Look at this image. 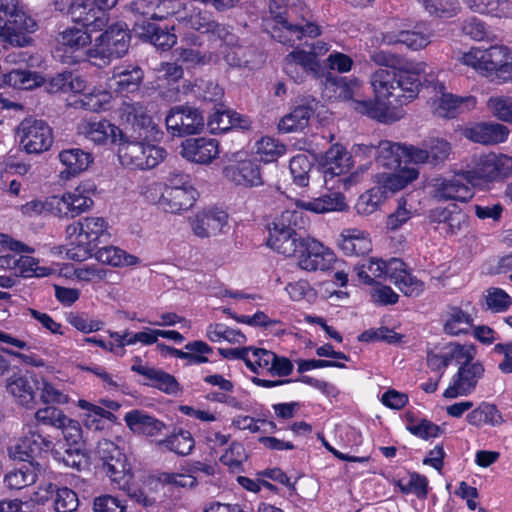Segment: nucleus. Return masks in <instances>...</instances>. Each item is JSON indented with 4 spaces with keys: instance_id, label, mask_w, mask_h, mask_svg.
<instances>
[{
    "instance_id": "09e8293b",
    "label": "nucleus",
    "mask_w": 512,
    "mask_h": 512,
    "mask_svg": "<svg viewBox=\"0 0 512 512\" xmlns=\"http://www.w3.org/2000/svg\"><path fill=\"white\" fill-rule=\"evenodd\" d=\"M318 66L317 59L311 51L294 50L284 59V71L287 75H292V69H300L301 74L316 72Z\"/></svg>"
},
{
    "instance_id": "8fccbe9b",
    "label": "nucleus",
    "mask_w": 512,
    "mask_h": 512,
    "mask_svg": "<svg viewBox=\"0 0 512 512\" xmlns=\"http://www.w3.org/2000/svg\"><path fill=\"white\" fill-rule=\"evenodd\" d=\"M474 12L494 17H509L512 14V3L508 0H464Z\"/></svg>"
},
{
    "instance_id": "0e129e2a",
    "label": "nucleus",
    "mask_w": 512,
    "mask_h": 512,
    "mask_svg": "<svg viewBox=\"0 0 512 512\" xmlns=\"http://www.w3.org/2000/svg\"><path fill=\"white\" fill-rule=\"evenodd\" d=\"M184 348L186 351L183 359L187 360L188 365H199L209 362L206 355L213 352V348L201 340L189 342Z\"/></svg>"
},
{
    "instance_id": "49530a36",
    "label": "nucleus",
    "mask_w": 512,
    "mask_h": 512,
    "mask_svg": "<svg viewBox=\"0 0 512 512\" xmlns=\"http://www.w3.org/2000/svg\"><path fill=\"white\" fill-rule=\"evenodd\" d=\"M95 256L99 262L114 267L135 266L140 263V259L137 256L129 254L115 246L99 248L96 251Z\"/></svg>"
},
{
    "instance_id": "a211bd4d",
    "label": "nucleus",
    "mask_w": 512,
    "mask_h": 512,
    "mask_svg": "<svg viewBox=\"0 0 512 512\" xmlns=\"http://www.w3.org/2000/svg\"><path fill=\"white\" fill-rule=\"evenodd\" d=\"M484 372V365L480 361L472 360L464 363L459 366L457 373L453 376L452 384L444 391L443 396L456 398L471 394Z\"/></svg>"
},
{
    "instance_id": "aec40b11",
    "label": "nucleus",
    "mask_w": 512,
    "mask_h": 512,
    "mask_svg": "<svg viewBox=\"0 0 512 512\" xmlns=\"http://www.w3.org/2000/svg\"><path fill=\"white\" fill-rule=\"evenodd\" d=\"M429 219L437 224L436 229L446 237L457 235L468 227V215L456 205L431 210Z\"/></svg>"
},
{
    "instance_id": "13d9d810",
    "label": "nucleus",
    "mask_w": 512,
    "mask_h": 512,
    "mask_svg": "<svg viewBox=\"0 0 512 512\" xmlns=\"http://www.w3.org/2000/svg\"><path fill=\"white\" fill-rule=\"evenodd\" d=\"M58 43L68 47L72 51L86 47L92 42L91 35L79 28H68L57 37Z\"/></svg>"
},
{
    "instance_id": "39448f33",
    "label": "nucleus",
    "mask_w": 512,
    "mask_h": 512,
    "mask_svg": "<svg viewBox=\"0 0 512 512\" xmlns=\"http://www.w3.org/2000/svg\"><path fill=\"white\" fill-rule=\"evenodd\" d=\"M67 238L80 246L81 255L73 253L71 250L68 255L71 259L84 260L92 254L96 248L97 242L102 238H109L108 223L105 218L98 216H89L79 219L66 227Z\"/></svg>"
},
{
    "instance_id": "7ed1b4c3",
    "label": "nucleus",
    "mask_w": 512,
    "mask_h": 512,
    "mask_svg": "<svg viewBox=\"0 0 512 512\" xmlns=\"http://www.w3.org/2000/svg\"><path fill=\"white\" fill-rule=\"evenodd\" d=\"M461 62L486 76L494 74L503 82L512 81V50L504 45L471 48L463 53Z\"/></svg>"
},
{
    "instance_id": "20e7f679",
    "label": "nucleus",
    "mask_w": 512,
    "mask_h": 512,
    "mask_svg": "<svg viewBox=\"0 0 512 512\" xmlns=\"http://www.w3.org/2000/svg\"><path fill=\"white\" fill-rule=\"evenodd\" d=\"M306 222L301 211L283 212L269 228L267 245L280 254L292 257L305 236Z\"/></svg>"
},
{
    "instance_id": "c9c22d12",
    "label": "nucleus",
    "mask_w": 512,
    "mask_h": 512,
    "mask_svg": "<svg viewBox=\"0 0 512 512\" xmlns=\"http://www.w3.org/2000/svg\"><path fill=\"white\" fill-rule=\"evenodd\" d=\"M338 245L348 256L365 255L372 248L371 240L365 232L355 228L343 230Z\"/></svg>"
},
{
    "instance_id": "6e6552de",
    "label": "nucleus",
    "mask_w": 512,
    "mask_h": 512,
    "mask_svg": "<svg viewBox=\"0 0 512 512\" xmlns=\"http://www.w3.org/2000/svg\"><path fill=\"white\" fill-rule=\"evenodd\" d=\"M166 151L162 147L142 141L119 143L118 157L123 166L130 169H152L164 160Z\"/></svg>"
},
{
    "instance_id": "603ef678",
    "label": "nucleus",
    "mask_w": 512,
    "mask_h": 512,
    "mask_svg": "<svg viewBox=\"0 0 512 512\" xmlns=\"http://www.w3.org/2000/svg\"><path fill=\"white\" fill-rule=\"evenodd\" d=\"M78 100L80 107L91 112H100L109 109L112 100V94L106 89L96 88L88 92H80Z\"/></svg>"
},
{
    "instance_id": "864d4df0",
    "label": "nucleus",
    "mask_w": 512,
    "mask_h": 512,
    "mask_svg": "<svg viewBox=\"0 0 512 512\" xmlns=\"http://www.w3.org/2000/svg\"><path fill=\"white\" fill-rule=\"evenodd\" d=\"M448 365L455 362L464 365L468 361L474 360L476 356V347L473 344H460L450 342L442 348Z\"/></svg>"
},
{
    "instance_id": "4d7b16f0",
    "label": "nucleus",
    "mask_w": 512,
    "mask_h": 512,
    "mask_svg": "<svg viewBox=\"0 0 512 512\" xmlns=\"http://www.w3.org/2000/svg\"><path fill=\"white\" fill-rule=\"evenodd\" d=\"M18 275L23 278H31V277H46L53 273V269L49 267L39 266L38 259L28 256L21 255L17 259V267Z\"/></svg>"
},
{
    "instance_id": "393cba45",
    "label": "nucleus",
    "mask_w": 512,
    "mask_h": 512,
    "mask_svg": "<svg viewBox=\"0 0 512 512\" xmlns=\"http://www.w3.org/2000/svg\"><path fill=\"white\" fill-rule=\"evenodd\" d=\"M144 72L140 66L127 64L115 67L112 76L108 78L109 89L119 94L133 93L139 90Z\"/></svg>"
},
{
    "instance_id": "5701e85b",
    "label": "nucleus",
    "mask_w": 512,
    "mask_h": 512,
    "mask_svg": "<svg viewBox=\"0 0 512 512\" xmlns=\"http://www.w3.org/2000/svg\"><path fill=\"white\" fill-rule=\"evenodd\" d=\"M321 166L325 186L328 187L336 176L346 173L351 167V156L340 144L332 145L321 157Z\"/></svg>"
},
{
    "instance_id": "4be33fe9",
    "label": "nucleus",
    "mask_w": 512,
    "mask_h": 512,
    "mask_svg": "<svg viewBox=\"0 0 512 512\" xmlns=\"http://www.w3.org/2000/svg\"><path fill=\"white\" fill-rule=\"evenodd\" d=\"M35 499L41 503L52 499L56 512H74L79 505L78 496L73 490L67 487H58L51 482L39 487L35 493Z\"/></svg>"
},
{
    "instance_id": "2eb2a0df",
    "label": "nucleus",
    "mask_w": 512,
    "mask_h": 512,
    "mask_svg": "<svg viewBox=\"0 0 512 512\" xmlns=\"http://www.w3.org/2000/svg\"><path fill=\"white\" fill-rule=\"evenodd\" d=\"M425 88L431 89L435 93L436 99L432 103L433 114L440 118L451 119L456 117L463 106L466 108L474 107L476 100L474 97H457L450 93H445V86L438 80L426 79Z\"/></svg>"
},
{
    "instance_id": "de8ad7c7",
    "label": "nucleus",
    "mask_w": 512,
    "mask_h": 512,
    "mask_svg": "<svg viewBox=\"0 0 512 512\" xmlns=\"http://www.w3.org/2000/svg\"><path fill=\"white\" fill-rule=\"evenodd\" d=\"M313 114V109L308 105H299L286 114L278 123V129L282 133H291L304 129Z\"/></svg>"
},
{
    "instance_id": "2f4dec72",
    "label": "nucleus",
    "mask_w": 512,
    "mask_h": 512,
    "mask_svg": "<svg viewBox=\"0 0 512 512\" xmlns=\"http://www.w3.org/2000/svg\"><path fill=\"white\" fill-rule=\"evenodd\" d=\"M249 118L230 109L215 110L208 118L207 127L213 134L225 133L231 129H249Z\"/></svg>"
},
{
    "instance_id": "9d476101",
    "label": "nucleus",
    "mask_w": 512,
    "mask_h": 512,
    "mask_svg": "<svg viewBox=\"0 0 512 512\" xmlns=\"http://www.w3.org/2000/svg\"><path fill=\"white\" fill-rule=\"evenodd\" d=\"M293 256L298 267L308 272L329 270L335 261V254L329 247L309 236H304Z\"/></svg>"
},
{
    "instance_id": "1a4fd4ad",
    "label": "nucleus",
    "mask_w": 512,
    "mask_h": 512,
    "mask_svg": "<svg viewBox=\"0 0 512 512\" xmlns=\"http://www.w3.org/2000/svg\"><path fill=\"white\" fill-rule=\"evenodd\" d=\"M512 176V157L505 154L489 153L474 160L471 169L464 171V177L470 184L477 179L498 181Z\"/></svg>"
},
{
    "instance_id": "0eeeda50",
    "label": "nucleus",
    "mask_w": 512,
    "mask_h": 512,
    "mask_svg": "<svg viewBox=\"0 0 512 512\" xmlns=\"http://www.w3.org/2000/svg\"><path fill=\"white\" fill-rule=\"evenodd\" d=\"M145 195L148 200L157 203L165 212L180 213L194 205L197 191L186 184L163 187L161 183H153L148 187Z\"/></svg>"
},
{
    "instance_id": "3c124183",
    "label": "nucleus",
    "mask_w": 512,
    "mask_h": 512,
    "mask_svg": "<svg viewBox=\"0 0 512 512\" xmlns=\"http://www.w3.org/2000/svg\"><path fill=\"white\" fill-rule=\"evenodd\" d=\"M2 81L16 89L30 90L40 86L43 78L36 72L24 69H12L2 74Z\"/></svg>"
},
{
    "instance_id": "680f3d73",
    "label": "nucleus",
    "mask_w": 512,
    "mask_h": 512,
    "mask_svg": "<svg viewBox=\"0 0 512 512\" xmlns=\"http://www.w3.org/2000/svg\"><path fill=\"white\" fill-rule=\"evenodd\" d=\"M313 167L312 162L305 154H298L290 160L289 169L294 183L301 187L309 184V172Z\"/></svg>"
},
{
    "instance_id": "72a5a7b5",
    "label": "nucleus",
    "mask_w": 512,
    "mask_h": 512,
    "mask_svg": "<svg viewBox=\"0 0 512 512\" xmlns=\"http://www.w3.org/2000/svg\"><path fill=\"white\" fill-rule=\"evenodd\" d=\"M464 172L457 174L451 179L442 181L436 188V196L440 200H456L467 202L473 197L472 188L464 183Z\"/></svg>"
},
{
    "instance_id": "4c0bfd02",
    "label": "nucleus",
    "mask_w": 512,
    "mask_h": 512,
    "mask_svg": "<svg viewBox=\"0 0 512 512\" xmlns=\"http://www.w3.org/2000/svg\"><path fill=\"white\" fill-rule=\"evenodd\" d=\"M136 27L141 29V31H139L141 38H144L163 51L170 49L177 41L175 34L170 33L166 28L163 29L154 23L144 21L143 24H140L137 21Z\"/></svg>"
},
{
    "instance_id": "6ab92c4d",
    "label": "nucleus",
    "mask_w": 512,
    "mask_h": 512,
    "mask_svg": "<svg viewBox=\"0 0 512 512\" xmlns=\"http://www.w3.org/2000/svg\"><path fill=\"white\" fill-rule=\"evenodd\" d=\"M223 177L237 185L246 188L263 185L261 166L253 159L235 160L224 166Z\"/></svg>"
},
{
    "instance_id": "cd10ccee",
    "label": "nucleus",
    "mask_w": 512,
    "mask_h": 512,
    "mask_svg": "<svg viewBox=\"0 0 512 512\" xmlns=\"http://www.w3.org/2000/svg\"><path fill=\"white\" fill-rule=\"evenodd\" d=\"M508 134V128L499 123H477L463 131L467 139L484 145L502 143L506 141Z\"/></svg>"
},
{
    "instance_id": "473e14b6",
    "label": "nucleus",
    "mask_w": 512,
    "mask_h": 512,
    "mask_svg": "<svg viewBox=\"0 0 512 512\" xmlns=\"http://www.w3.org/2000/svg\"><path fill=\"white\" fill-rule=\"evenodd\" d=\"M44 473L45 467L41 463L30 461L9 471L4 477V483L11 490H20L34 484Z\"/></svg>"
},
{
    "instance_id": "f03ea898",
    "label": "nucleus",
    "mask_w": 512,
    "mask_h": 512,
    "mask_svg": "<svg viewBox=\"0 0 512 512\" xmlns=\"http://www.w3.org/2000/svg\"><path fill=\"white\" fill-rule=\"evenodd\" d=\"M424 71L414 69L389 70L379 68L371 75V85L378 99H395L399 105L415 99L421 87L420 75Z\"/></svg>"
},
{
    "instance_id": "79ce46f5",
    "label": "nucleus",
    "mask_w": 512,
    "mask_h": 512,
    "mask_svg": "<svg viewBox=\"0 0 512 512\" xmlns=\"http://www.w3.org/2000/svg\"><path fill=\"white\" fill-rule=\"evenodd\" d=\"M405 145L393 143L388 140H383L375 148L377 161L384 167L389 169H398L404 162Z\"/></svg>"
},
{
    "instance_id": "052dcab7",
    "label": "nucleus",
    "mask_w": 512,
    "mask_h": 512,
    "mask_svg": "<svg viewBox=\"0 0 512 512\" xmlns=\"http://www.w3.org/2000/svg\"><path fill=\"white\" fill-rule=\"evenodd\" d=\"M233 426L240 430H249L251 433L272 434L277 426L273 421L266 419H255L250 416H238L233 420Z\"/></svg>"
},
{
    "instance_id": "c03bdc74",
    "label": "nucleus",
    "mask_w": 512,
    "mask_h": 512,
    "mask_svg": "<svg viewBox=\"0 0 512 512\" xmlns=\"http://www.w3.org/2000/svg\"><path fill=\"white\" fill-rule=\"evenodd\" d=\"M49 93L83 92L86 89L84 79L70 71H64L51 77L46 85Z\"/></svg>"
},
{
    "instance_id": "f704fd0d",
    "label": "nucleus",
    "mask_w": 512,
    "mask_h": 512,
    "mask_svg": "<svg viewBox=\"0 0 512 512\" xmlns=\"http://www.w3.org/2000/svg\"><path fill=\"white\" fill-rule=\"evenodd\" d=\"M36 383L24 375L13 374L7 379L6 389L20 405L31 407L35 404Z\"/></svg>"
},
{
    "instance_id": "ea45409f",
    "label": "nucleus",
    "mask_w": 512,
    "mask_h": 512,
    "mask_svg": "<svg viewBox=\"0 0 512 512\" xmlns=\"http://www.w3.org/2000/svg\"><path fill=\"white\" fill-rule=\"evenodd\" d=\"M433 34L426 28L423 30L420 26H416L415 30L400 31L398 34L384 36V41L388 44L401 43L412 50H420L425 48L429 43Z\"/></svg>"
},
{
    "instance_id": "f257e3e1",
    "label": "nucleus",
    "mask_w": 512,
    "mask_h": 512,
    "mask_svg": "<svg viewBox=\"0 0 512 512\" xmlns=\"http://www.w3.org/2000/svg\"><path fill=\"white\" fill-rule=\"evenodd\" d=\"M292 10L272 0L269 5L270 15L263 20L264 30L284 45L294 46L304 37L315 38L321 34L320 27L304 18L292 15Z\"/></svg>"
},
{
    "instance_id": "a19ab883",
    "label": "nucleus",
    "mask_w": 512,
    "mask_h": 512,
    "mask_svg": "<svg viewBox=\"0 0 512 512\" xmlns=\"http://www.w3.org/2000/svg\"><path fill=\"white\" fill-rule=\"evenodd\" d=\"M370 58L375 64L384 66L389 70L414 69L425 71L426 66L423 62L409 61L402 56L384 50L373 51Z\"/></svg>"
},
{
    "instance_id": "dca6fc26",
    "label": "nucleus",
    "mask_w": 512,
    "mask_h": 512,
    "mask_svg": "<svg viewBox=\"0 0 512 512\" xmlns=\"http://www.w3.org/2000/svg\"><path fill=\"white\" fill-rule=\"evenodd\" d=\"M119 113L122 121L130 125L140 139L155 138L160 133L157 125L153 122L147 105L143 102L125 100L119 108Z\"/></svg>"
},
{
    "instance_id": "4468645a",
    "label": "nucleus",
    "mask_w": 512,
    "mask_h": 512,
    "mask_svg": "<svg viewBox=\"0 0 512 512\" xmlns=\"http://www.w3.org/2000/svg\"><path fill=\"white\" fill-rule=\"evenodd\" d=\"M131 35L125 22H116L95 39L97 55L108 58L123 57L130 46Z\"/></svg>"
},
{
    "instance_id": "a878e982",
    "label": "nucleus",
    "mask_w": 512,
    "mask_h": 512,
    "mask_svg": "<svg viewBox=\"0 0 512 512\" xmlns=\"http://www.w3.org/2000/svg\"><path fill=\"white\" fill-rule=\"evenodd\" d=\"M109 14L92 0H83L72 13V21L82 25L89 34L101 31L108 25Z\"/></svg>"
},
{
    "instance_id": "c85d7f7f",
    "label": "nucleus",
    "mask_w": 512,
    "mask_h": 512,
    "mask_svg": "<svg viewBox=\"0 0 512 512\" xmlns=\"http://www.w3.org/2000/svg\"><path fill=\"white\" fill-rule=\"evenodd\" d=\"M58 159L65 167V169L59 173L60 179L64 181L70 180L87 170L93 162L92 155L80 148L64 149L59 152Z\"/></svg>"
},
{
    "instance_id": "58836bf2",
    "label": "nucleus",
    "mask_w": 512,
    "mask_h": 512,
    "mask_svg": "<svg viewBox=\"0 0 512 512\" xmlns=\"http://www.w3.org/2000/svg\"><path fill=\"white\" fill-rule=\"evenodd\" d=\"M298 206L315 213H327L331 211H343L346 209L347 204L345 197L337 190L310 201H301Z\"/></svg>"
},
{
    "instance_id": "7c9ffc66",
    "label": "nucleus",
    "mask_w": 512,
    "mask_h": 512,
    "mask_svg": "<svg viewBox=\"0 0 512 512\" xmlns=\"http://www.w3.org/2000/svg\"><path fill=\"white\" fill-rule=\"evenodd\" d=\"M131 370L143 376V383L147 386L159 389L166 394H176L180 391L176 378L161 369L145 365H132Z\"/></svg>"
},
{
    "instance_id": "338daca9",
    "label": "nucleus",
    "mask_w": 512,
    "mask_h": 512,
    "mask_svg": "<svg viewBox=\"0 0 512 512\" xmlns=\"http://www.w3.org/2000/svg\"><path fill=\"white\" fill-rule=\"evenodd\" d=\"M485 300L487 308L496 313L507 311L512 304L510 295L498 287L487 289Z\"/></svg>"
},
{
    "instance_id": "b1692460",
    "label": "nucleus",
    "mask_w": 512,
    "mask_h": 512,
    "mask_svg": "<svg viewBox=\"0 0 512 512\" xmlns=\"http://www.w3.org/2000/svg\"><path fill=\"white\" fill-rule=\"evenodd\" d=\"M228 223V214L221 209H205L196 214L191 226L193 233L201 238L216 236Z\"/></svg>"
},
{
    "instance_id": "6e6d98bb",
    "label": "nucleus",
    "mask_w": 512,
    "mask_h": 512,
    "mask_svg": "<svg viewBox=\"0 0 512 512\" xmlns=\"http://www.w3.org/2000/svg\"><path fill=\"white\" fill-rule=\"evenodd\" d=\"M53 456L65 466L79 469L83 462V453L80 445H65L59 443L58 447L53 450Z\"/></svg>"
},
{
    "instance_id": "c756f323",
    "label": "nucleus",
    "mask_w": 512,
    "mask_h": 512,
    "mask_svg": "<svg viewBox=\"0 0 512 512\" xmlns=\"http://www.w3.org/2000/svg\"><path fill=\"white\" fill-rule=\"evenodd\" d=\"M124 421L134 434L143 436H158L166 428L164 422L140 409L127 412L124 416Z\"/></svg>"
},
{
    "instance_id": "ddd939ff",
    "label": "nucleus",
    "mask_w": 512,
    "mask_h": 512,
    "mask_svg": "<svg viewBox=\"0 0 512 512\" xmlns=\"http://www.w3.org/2000/svg\"><path fill=\"white\" fill-rule=\"evenodd\" d=\"M246 366L256 374H270L272 376L286 377L293 371L292 362L284 356H278L274 352L249 347Z\"/></svg>"
},
{
    "instance_id": "69168bd1",
    "label": "nucleus",
    "mask_w": 512,
    "mask_h": 512,
    "mask_svg": "<svg viewBox=\"0 0 512 512\" xmlns=\"http://www.w3.org/2000/svg\"><path fill=\"white\" fill-rule=\"evenodd\" d=\"M25 438L34 458L41 455L43 452L51 451L53 453L55 449V444L49 436H44L38 430L32 429L31 427L25 434Z\"/></svg>"
},
{
    "instance_id": "9b49d317",
    "label": "nucleus",
    "mask_w": 512,
    "mask_h": 512,
    "mask_svg": "<svg viewBox=\"0 0 512 512\" xmlns=\"http://www.w3.org/2000/svg\"><path fill=\"white\" fill-rule=\"evenodd\" d=\"M20 146L28 154L47 151L53 143L52 130L43 120L24 119L17 129Z\"/></svg>"
},
{
    "instance_id": "e433bc0d",
    "label": "nucleus",
    "mask_w": 512,
    "mask_h": 512,
    "mask_svg": "<svg viewBox=\"0 0 512 512\" xmlns=\"http://www.w3.org/2000/svg\"><path fill=\"white\" fill-rule=\"evenodd\" d=\"M473 326V317L458 306H449L443 324V331L450 336L467 334Z\"/></svg>"
},
{
    "instance_id": "412c9836",
    "label": "nucleus",
    "mask_w": 512,
    "mask_h": 512,
    "mask_svg": "<svg viewBox=\"0 0 512 512\" xmlns=\"http://www.w3.org/2000/svg\"><path fill=\"white\" fill-rule=\"evenodd\" d=\"M180 154L197 164H210L219 155V142L214 138H189L181 143Z\"/></svg>"
},
{
    "instance_id": "a18cd8bd",
    "label": "nucleus",
    "mask_w": 512,
    "mask_h": 512,
    "mask_svg": "<svg viewBox=\"0 0 512 512\" xmlns=\"http://www.w3.org/2000/svg\"><path fill=\"white\" fill-rule=\"evenodd\" d=\"M157 446L164 447L179 456H187L193 451L195 440L189 431L179 429L165 439L159 440Z\"/></svg>"
},
{
    "instance_id": "5fc2aeb1",
    "label": "nucleus",
    "mask_w": 512,
    "mask_h": 512,
    "mask_svg": "<svg viewBox=\"0 0 512 512\" xmlns=\"http://www.w3.org/2000/svg\"><path fill=\"white\" fill-rule=\"evenodd\" d=\"M206 336L211 342H220L222 340L233 344H243L246 342V337L240 330L229 328L221 323L210 324L207 327Z\"/></svg>"
},
{
    "instance_id": "423d86ee",
    "label": "nucleus",
    "mask_w": 512,
    "mask_h": 512,
    "mask_svg": "<svg viewBox=\"0 0 512 512\" xmlns=\"http://www.w3.org/2000/svg\"><path fill=\"white\" fill-rule=\"evenodd\" d=\"M97 453L102 461V469L113 487L127 489L134 476L124 452L114 442L103 439L98 443Z\"/></svg>"
},
{
    "instance_id": "37998d69",
    "label": "nucleus",
    "mask_w": 512,
    "mask_h": 512,
    "mask_svg": "<svg viewBox=\"0 0 512 512\" xmlns=\"http://www.w3.org/2000/svg\"><path fill=\"white\" fill-rule=\"evenodd\" d=\"M351 106L355 111L382 123H390L396 120L390 113L387 103L382 99L353 100Z\"/></svg>"
},
{
    "instance_id": "f3484780",
    "label": "nucleus",
    "mask_w": 512,
    "mask_h": 512,
    "mask_svg": "<svg viewBox=\"0 0 512 512\" xmlns=\"http://www.w3.org/2000/svg\"><path fill=\"white\" fill-rule=\"evenodd\" d=\"M48 211L53 215L66 218H74L91 209L94 201L84 194L81 187L61 196L54 195L47 199Z\"/></svg>"
},
{
    "instance_id": "bf43d9fd",
    "label": "nucleus",
    "mask_w": 512,
    "mask_h": 512,
    "mask_svg": "<svg viewBox=\"0 0 512 512\" xmlns=\"http://www.w3.org/2000/svg\"><path fill=\"white\" fill-rule=\"evenodd\" d=\"M286 152V146L271 137H263L256 143V154L266 163L275 161Z\"/></svg>"
},
{
    "instance_id": "bb28decb",
    "label": "nucleus",
    "mask_w": 512,
    "mask_h": 512,
    "mask_svg": "<svg viewBox=\"0 0 512 512\" xmlns=\"http://www.w3.org/2000/svg\"><path fill=\"white\" fill-rule=\"evenodd\" d=\"M81 133L98 145L114 144L123 138L122 130L106 119L85 122Z\"/></svg>"
},
{
    "instance_id": "f8f14e48",
    "label": "nucleus",
    "mask_w": 512,
    "mask_h": 512,
    "mask_svg": "<svg viewBox=\"0 0 512 512\" xmlns=\"http://www.w3.org/2000/svg\"><path fill=\"white\" fill-rule=\"evenodd\" d=\"M165 124L171 135L183 137L200 133L204 128V117L197 108L178 105L168 111Z\"/></svg>"
},
{
    "instance_id": "e2e57ef3",
    "label": "nucleus",
    "mask_w": 512,
    "mask_h": 512,
    "mask_svg": "<svg viewBox=\"0 0 512 512\" xmlns=\"http://www.w3.org/2000/svg\"><path fill=\"white\" fill-rule=\"evenodd\" d=\"M247 460V454L242 444L233 442L220 457V462L227 466L233 473L243 471V463Z\"/></svg>"
},
{
    "instance_id": "774afa93",
    "label": "nucleus",
    "mask_w": 512,
    "mask_h": 512,
    "mask_svg": "<svg viewBox=\"0 0 512 512\" xmlns=\"http://www.w3.org/2000/svg\"><path fill=\"white\" fill-rule=\"evenodd\" d=\"M487 108L496 118L512 123V98L492 96L487 100Z\"/></svg>"
}]
</instances>
